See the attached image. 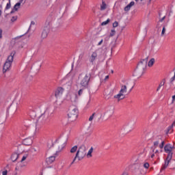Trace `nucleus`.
I'll use <instances>...</instances> for the list:
<instances>
[{
  "mask_svg": "<svg viewBox=\"0 0 175 175\" xmlns=\"http://www.w3.org/2000/svg\"><path fill=\"white\" fill-rule=\"evenodd\" d=\"M173 148H174V146H172L170 144H167L164 146V151L167 154V156L165 159L164 164L162 165L160 173L158 175L165 174V170H166L167 167L169 166V163H170V161H172V158H173V152L172 151Z\"/></svg>",
  "mask_w": 175,
  "mask_h": 175,
  "instance_id": "nucleus-1",
  "label": "nucleus"
},
{
  "mask_svg": "<svg viewBox=\"0 0 175 175\" xmlns=\"http://www.w3.org/2000/svg\"><path fill=\"white\" fill-rule=\"evenodd\" d=\"M53 107H47L44 113L38 117L37 120L38 124H40V125H46L49 124V122H50V116L53 115Z\"/></svg>",
  "mask_w": 175,
  "mask_h": 175,
  "instance_id": "nucleus-2",
  "label": "nucleus"
},
{
  "mask_svg": "<svg viewBox=\"0 0 175 175\" xmlns=\"http://www.w3.org/2000/svg\"><path fill=\"white\" fill-rule=\"evenodd\" d=\"M147 58L141 60L137 66L135 70L133 72V76L135 77H137V79H139V77H142L143 75L146 72V68H147Z\"/></svg>",
  "mask_w": 175,
  "mask_h": 175,
  "instance_id": "nucleus-3",
  "label": "nucleus"
},
{
  "mask_svg": "<svg viewBox=\"0 0 175 175\" xmlns=\"http://www.w3.org/2000/svg\"><path fill=\"white\" fill-rule=\"evenodd\" d=\"M61 137H64L65 142L62 145V148L61 149H59L58 151H57L55 152V154H53V156H51L49 157L48 159H46V162L47 163L50 164V163H53V162H54L55 161V157L57 155H58L59 154V152H61L62 150H64V148H65V146H66V143L68 142V139H69V134H66L65 133H63L60 137H59L58 138H57L55 142V143H58V140L60 139Z\"/></svg>",
  "mask_w": 175,
  "mask_h": 175,
  "instance_id": "nucleus-4",
  "label": "nucleus"
},
{
  "mask_svg": "<svg viewBox=\"0 0 175 175\" xmlns=\"http://www.w3.org/2000/svg\"><path fill=\"white\" fill-rule=\"evenodd\" d=\"M90 80L91 75L90 74H81L79 76V84L83 90L88 88Z\"/></svg>",
  "mask_w": 175,
  "mask_h": 175,
  "instance_id": "nucleus-5",
  "label": "nucleus"
},
{
  "mask_svg": "<svg viewBox=\"0 0 175 175\" xmlns=\"http://www.w3.org/2000/svg\"><path fill=\"white\" fill-rule=\"evenodd\" d=\"M87 151V149L85 148V146L81 145L77 150L76 155L71 163V165H73L75 163V161L76 159H78V161H81V159H84L85 155H87V153L85 152Z\"/></svg>",
  "mask_w": 175,
  "mask_h": 175,
  "instance_id": "nucleus-6",
  "label": "nucleus"
},
{
  "mask_svg": "<svg viewBox=\"0 0 175 175\" xmlns=\"http://www.w3.org/2000/svg\"><path fill=\"white\" fill-rule=\"evenodd\" d=\"M16 55V52L13 51L10 53L4 63L3 67V73H6V72H9L12 68V64H13V58H14V55Z\"/></svg>",
  "mask_w": 175,
  "mask_h": 175,
  "instance_id": "nucleus-7",
  "label": "nucleus"
},
{
  "mask_svg": "<svg viewBox=\"0 0 175 175\" xmlns=\"http://www.w3.org/2000/svg\"><path fill=\"white\" fill-rule=\"evenodd\" d=\"M79 109L75 107H70L68 112V122H74L77 120Z\"/></svg>",
  "mask_w": 175,
  "mask_h": 175,
  "instance_id": "nucleus-8",
  "label": "nucleus"
},
{
  "mask_svg": "<svg viewBox=\"0 0 175 175\" xmlns=\"http://www.w3.org/2000/svg\"><path fill=\"white\" fill-rule=\"evenodd\" d=\"M98 58H99V49H96L89 53L88 61L92 65H94L96 62Z\"/></svg>",
  "mask_w": 175,
  "mask_h": 175,
  "instance_id": "nucleus-9",
  "label": "nucleus"
},
{
  "mask_svg": "<svg viewBox=\"0 0 175 175\" xmlns=\"http://www.w3.org/2000/svg\"><path fill=\"white\" fill-rule=\"evenodd\" d=\"M126 91H127L126 85H122L119 94L115 95L114 98L116 99H118V100H121V99H124V98H125V96L124 95V94H126Z\"/></svg>",
  "mask_w": 175,
  "mask_h": 175,
  "instance_id": "nucleus-10",
  "label": "nucleus"
},
{
  "mask_svg": "<svg viewBox=\"0 0 175 175\" xmlns=\"http://www.w3.org/2000/svg\"><path fill=\"white\" fill-rule=\"evenodd\" d=\"M113 114H114V109L110 108L106 110L104 113H102L101 120H109L111 117H113Z\"/></svg>",
  "mask_w": 175,
  "mask_h": 175,
  "instance_id": "nucleus-11",
  "label": "nucleus"
},
{
  "mask_svg": "<svg viewBox=\"0 0 175 175\" xmlns=\"http://www.w3.org/2000/svg\"><path fill=\"white\" fill-rule=\"evenodd\" d=\"M64 91H65V89H64L62 87L57 88L55 91V98L57 99H61V98H62V95H64Z\"/></svg>",
  "mask_w": 175,
  "mask_h": 175,
  "instance_id": "nucleus-12",
  "label": "nucleus"
},
{
  "mask_svg": "<svg viewBox=\"0 0 175 175\" xmlns=\"http://www.w3.org/2000/svg\"><path fill=\"white\" fill-rule=\"evenodd\" d=\"M96 120V121H100L102 120V113L96 112L93 113L92 116L89 118V121H92L93 120Z\"/></svg>",
  "mask_w": 175,
  "mask_h": 175,
  "instance_id": "nucleus-13",
  "label": "nucleus"
},
{
  "mask_svg": "<svg viewBox=\"0 0 175 175\" xmlns=\"http://www.w3.org/2000/svg\"><path fill=\"white\" fill-rule=\"evenodd\" d=\"M68 98L71 102L73 103H76L77 102L78 98H77V94L75 93H69L68 94Z\"/></svg>",
  "mask_w": 175,
  "mask_h": 175,
  "instance_id": "nucleus-14",
  "label": "nucleus"
},
{
  "mask_svg": "<svg viewBox=\"0 0 175 175\" xmlns=\"http://www.w3.org/2000/svg\"><path fill=\"white\" fill-rule=\"evenodd\" d=\"M33 137H32L25 138L23 141V144H24V146H31L33 143Z\"/></svg>",
  "mask_w": 175,
  "mask_h": 175,
  "instance_id": "nucleus-15",
  "label": "nucleus"
},
{
  "mask_svg": "<svg viewBox=\"0 0 175 175\" xmlns=\"http://www.w3.org/2000/svg\"><path fill=\"white\" fill-rule=\"evenodd\" d=\"M49 32H50V29L47 27H44L41 34V38L46 39L49 35Z\"/></svg>",
  "mask_w": 175,
  "mask_h": 175,
  "instance_id": "nucleus-16",
  "label": "nucleus"
},
{
  "mask_svg": "<svg viewBox=\"0 0 175 175\" xmlns=\"http://www.w3.org/2000/svg\"><path fill=\"white\" fill-rule=\"evenodd\" d=\"M132 6H135V1H131L124 8V12H129Z\"/></svg>",
  "mask_w": 175,
  "mask_h": 175,
  "instance_id": "nucleus-17",
  "label": "nucleus"
},
{
  "mask_svg": "<svg viewBox=\"0 0 175 175\" xmlns=\"http://www.w3.org/2000/svg\"><path fill=\"white\" fill-rule=\"evenodd\" d=\"M20 6H21L20 5V3H16L14 6V9L10 12L11 14L12 13H14V12H17V10H18V9H20Z\"/></svg>",
  "mask_w": 175,
  "mask_h": 175,
  "instance_id": "nucleus-18",
  "label": "nucleus"
},
{
  "mask_svg": "<svg viewBox=\"0 0 175 175\" xmlns=\"http://www.w3.org/2000/svg\"><path fill=\"white\" fill-rule=\"evenodd\" d=\"M16 159H18V153L14 152L11 155V161H12V162H16Z\"/></svg>",
  "mask_w": 175,
  "mask_h": 175,
  "instance_id": "nucleus-19",
  "label": "nucleus"
},
{
  "mask_svg": "<svg viewBox=\"0 0 175 175\" xmlns=\"http://www.w3.org/2000/svg\"><path fill=\"white\" fill-rule=\"evenodd\" d=\"M174 126H175V120L173 122V123L172 124V125H170V126H168V128L167 129V132H174Z\"/></svg>",
  "mask_w": 175,
  "mask_h": 175,
  "instance_id": "nucleus-20",
  "label": "nucleus"
},
{
  "mask_svg": "<svg viewBox=\"0 0 175 175\" xmlns=\"http://www.w3.org/2000/svg\"><path fill=\"white\" fill-rule=\"evenodd\" d=\"M28 121L23 122V127L22 131H27V129L29 128V124L27 123Z\"/></svg>",
  "mask_w": 175,
  "mask_h": 175,
  "instance_id": "nucleus-21",
  "label": "nucleus"
},
{
  "mask_svg": "<svg viewBox=\"0 0 175 175\" xmlns=\"http://www.w3.org/2000/svg\"><path fill=\"white\" fill-rule=\"evenodd\" d=\"M154 64H155V59L154 58H152L148 62V66H149V68H151V66H152V65H154Z\"/></svg>",
  "mask_w": 175,
  "mask_h": 175,
  "instance_id": "nucleus-22",
  "label": "nucleus"
},
{
  "mask_svg": "<svg viewBox=\"0 0 175 175\" xmlns=\"http://www.w3.org/2000/svg\"><path fill=\"white\" fill-rule=\"evenodd\" d=\"M92 152H94V148L91 147L90 149L88 150L87 156L91 158V157H92Z\"/></svg>",
  "mask_w": 175,
  "mask_h": 175,
  "instance_id": "nucleus-23",
  "label": "nucleus"
},
{
  "mask_svg": "<svg viewBox=\"0 0 175 175\" xmlns=\"http://www.w3.org/2000/svg\"><path fill=\"white\" fill-rule=\"evenodd\" d=\"M107 8V5L105 1L102 2V4L100 5V10H106V8Z\"/></svg>",
  "mask_w": 175,
  "mask_h": 175,
  "instance_id": "nucleus-24",
  "label": "nucleus"
},
{
  "mask_svg": "<svg viewBox=\"0 0 175 175\" xmlns=\"http://www.w3.org/2000/svg\"><path fill=\"white\" fill-rule=\"evenodd\" d=\"M76 151H77V146L75 145L70 150V152L73 154L74 152H76Z\"/></svg>",
  "mask_w": 175,
  "mask_h": 175,
  "instance_id": "nucleus-25",
  "label": "nucleus"
},
{
  "mask_svg": "<svg viewBox=\"0 0 175 175\" xmlns=\"http://www.w3.org/2000/svg\"><path fill=\"white\" fill-rule=\"evenodd\" d=\"M165 85V81H162L161 83L159 84V87L157 88V91H159L161 90V88L163 87Z\"/></svg>",
  "mask_w": 175,
  "mask_h": 175,
  "instance_id": "nucleus-26",
  "label": "nucleus"
},
{
  "mask_svg": "<svg viewBox=\"0 0 175 175\" xmlns=\"http://www.w3.org/2000/svg\"><path fill=\"white\" fill-rule=\"evenodd\" d=\"M116 35V29H113L111 30V33L109 34V36L111 38Z\"/></svg>",
  "mask_w": 175,
  "mask_h": 175,
  "instance_id": "nucleus-27",
  "label": "nucleus"
},
{
  "mask_svg": "<svg viewBox=\"0 0 175 175\" xmlns=\"http://www.w3.org/2000/svg\"><path fill=\"white\" fill-rule=\"evenodd\" d=\"M109 23H110V19H109V18H108L107 21L103 22V23H101V25H107V24H108Z\"/></svg>",
  "mask_w": 175,
  "mask_h": 175,
  "instance_id": "nucleus-28",
  "label": "nucleus"
},
{
  "mask_svg": "<svg viewBox=\"0 0 175 175\" xmlns=\"http://www.w3.org/2000/svg\"><path fill=\"white\" fill-rule=\"evenodd\" d=\"M11 6H12V5H11V4H10V1H9V2L7 3V5H6L5 10H8L10 9Z\"/></svg>",
  "mask_w": 175,
  "mask_h": 175,
  "instance_id": "nucleus-29",
  "label": "nucleus"
},
{
  "mask_svg": "<svg viewBox=\"0 0 175 175\" xmlns=\"http://www.w3.org/2000/svg\"><path fill=\"white\" fill-rule=\"evenodd\" d=\"M84 89L82 88V89H81V90H79V91H78V95H79V96H81V95H83V90Z\"/></svg>",
  "mask_w": 175,
  "mask_h": 175,
  "instance_id": "nucleus-30",
  "label": "nucleus"
},
{
  "mask_svg": "<svg viewBox=\"0 0 175 175\" xmlns=\"http://www.w3.org/2000/svg\"><path fill=\"white\" fill-rule=\"evenodd\" d=\"M164 146H165V141H162L161 144H159V148L162 149V148H163Z\"/></svg>",
  "mask_w": 175,
  "mask_h": 175,
  "instance_id": "nucleus-31",
  "label": "nucleus"
},
{
  "mask_svg": "<svg viewBox=\"0 0 175 175\" xmlns=\"http://www.w3.org/2000/svg\"><path fill=\"white\" fill-rule=\"evenodd\" d=\"M174 80H175V72H174V76L170 79V80L171 84H174V83H173V81H174Z\"/></svg>",
  "mask_w": 175,
  "mask_h": 175,
  "instance_id": "nucleus-32",
  "label": "nucleus"
},
{
  "mask_svg": "<svg viewBox=\"0 0 175 175\" xmlns=\"http://www.w3.org/2000/svg\"><path fill=\"white\" fill-rule=\"evenodd\" d=\"M30 117H31V118H35V117H36V113L35 112H31Z\"/></svg>",
  "mask_w": 175,
  "mask_h": 175,
  "instance_id": "nucleus-33",
  "label": "nucleus"
},
{
  "mask_svg": "<svg viewBox=\"0 0 175 175\" xmlns=\"http://www.w3.org/2000/svg\"><path fill=\"white\" fill-rule=\"evenodd\" d=\"M16 20H17V16H12L11 18L12 23H14V21H16Z\"/></svg>",
  "mask_w": 175,
  "mask_h": 175,
  "instance_id": "nucleus-34",
  "label": "nucleus"
},
{
  "mask_svg": "<svg viewBox=\"0 0 175 175\" xmlns=\"http://www.w3.org/2000/svg\"><path fill=\"white\" fill-rule=\"evenodd\" d=\"M144 167H145V169H148V167H150V164L148 163H145L144 164Z\"/></svg>",
  "mask_w": 175,
  "mask_h": 175,
  "instance_id": "nucleus-35",
  "label": "nucleus"
},
{
  "mask_svg": "<svg viewBox=\"0 0 175 175\" xmlns=\"http://www.w3.org/2000/svg\"><path fill=\"white\" fill-rule=\"evenodd\" d=\"M25 2H27V0H19V1L18 2V3H20V5H21V3L23 5H24V3H25Z\"/></svg>",
  "mask_w": 175,
  "mask_h": 175,
  "instance_id": "nucleus-36",
  "label": "nucleus"
},
{
  "mask_svg": "<svg viewBox=\"0 0 175 175\" xmlns=\"http://www.w3.org/2000/svg\"><path fill=\"white\" fill-rule=\"evenodd\" d=\"M113 28H117V27H118V22L115 21V22L113 23Z\"/></svg>",
  "mask_w": 175,
  "mask_h": 175,
  "instance_id": "nucleus-37",
  "label": "nucleus"
},
{
  "mask_svg": "<svg viewBox=\"0 0 175 175\" xmlns=\"http://www.w3.org/2000/svg\"><path fill=\"white\" fill-rule=\"evenodd\" d=\"M27 154H25L24 156H23L22 159H21V162H23V161H25L27 158Z\"/></svg>",
  "mask_w": 175,
  "mask_h": 175,
  "instance_id": "nucleus-38",
  "label": "nucleus"
},
{
  "mask_svg": "<svg viewBox=\"0 0 175 175\" xmlns=\"http://www.w3.org/2000/svg\"><path fill=\"white\" fill-rule=\"evenodd\" d=\"M154 147H158L159 144V141H156L153 143Z\"/></svg>",
  "mask_w": 175,
  "mask_h": 175,
  "instance_id": "nucleus-39",
  "label": "nucleus"
},
{
  "mask_svg": "<svg viewBox=\"0 0 175 175\" xmlns=\"http://www.w3.org/2000/svg\"><path fill=\"white\" fill-rule=\"evenodd\" d=\"M165 32H166V28L163 27L162 29L161 35H165Z\"/></svg>",
  "mask_w": 175,
  "mask_h": 175,
  "instance_id": "nucleus-40",
  "label": "nucleus"
},
{
  "mask_svg": "<svg viewBox=\"0 0 175 175\" xmlns=\"http://www.w3.org/2000/svg\"><path fill=\"white\" fill-rule=\"evenodd\" d=\"M166 18V16H163V18H161L160 20H159V22L160 23H163V21Z\"/></svg>",
  "mask_w": 175,
  "mask_h": 175,
  "instance_id": "nucleus-41",
  "label": "nucleus"
},
{
  "mask_svg": "<svg viewBox=\"0 0 175 175\" xmlns=\"http://www.w3.org/2000/svg\"><path fill=\"white\" fill-rule=\"evenodd\" d=\"M2 174L3 175H8V170L3 171Z\"/></svg>",
  "mask_w": 175,
  "mask_h": 175,
  "instance_id": "nucleus-42",
  "label": "nucleus"
},
{
  "mask_svg": "<svg viewBox=\"0 0 175 175\" xmlns=\"http://www.w3.org/2000/svg\"><path fill=\"white\" fill-rule=\"evenodd\" d=\"M103 43V39H102L98 44V46H100Z\"/></svg>",
  "mask_w": 175,
  "mask_h": 175,
  "instance_id": "nucleus-43",
  "label": "nucleus"
},
{
  "mask_svg": "<svg viewBox=\"0 0 175 175\" xmlns=\"http://www.w3.org/2000/svg\"><path fill=\"white\" fill-rule=\"evenodd\" d=\"M0 39H2V29H0Z\"/></svg>",
  "mask_w": 175,
  "mask_h": 175,
  "instance_id": "nucleus-44",
  "label": "nucleus"
},
{
  "mask_svg": "<svg viewBox=\"0 0 175 175\" xmlns=\"http://www.w3.org/2000/svg\"><path fill=\"white\" fill-rule=\"evenodd\" d=\"M32 25H35V22L34 21L31 22L30 27H32Z\"/></svg>",
  "mask_w": 175,
  "mask_h": 175,
  "instance_id": "nucleus-45",
  "label": "nucleus"
},
{
  "mask_svg": "<svg viewBox=\"0 0 175 175\" xmlns=\"http://www.w3.org/2000/svg\"><path fill=\"white\" fill-rule=\"evenodd\" d=\"M39 131H40V130L39 129V128L36 127V132H39Z\"/></svg>",
  "mask_w": 175,
  "mask_h": 175,
  "instance_id": "nucleus-46",
  "label": "nucleus"
},
{
  "mask_svg": "<svg viewBox=\"0 0 175 175\" xmlns=\"http://www.w3.org/2000/svg\"><path fill=\"white\" fill-rule=\"evenodd\" d=\"M150 157L151 158H154V157H155V154L152 153Z\"/></svg>",
  "mask_w": 175,
  "mask_h": 175,
  "instance_id": "nucleus-47",
  "label": "nucleus"
},
{
  "mask_svg": "<svg viewBox=\"0 0 175 175\" xmlns=\"http://www.w3.org/2000/svg\"><path fill=\"white\" fill-rule=\"evenodd\" d=\"M109 79V75H107L105 78V80H107Z\"/></svg>",
  "mask_w": 175,
  "mask_h": 175,
  "instance_id": "nucleus-48",
  "label": "nucleus"
},
{
  "mask_svg": "<svg viewBox=\"0 0 175 175\" xmlns=\"http://www.w3.org/2000/svg\"><path fill=\"white\" fill-rule=\"evenodd\" d=\"M136 2H138L139 1V0H135Z\"/></svg>",
  "mask_w": 175,
  "mask_h": 175,
  "instance_id": "nucleus-49",
  "label": "nucleus"
},
{
  "mask_svg": "<svg viewBox=\"0 0 175 175\" xmlns=\"http://www.w3.org/2000/svg\"><path fill=\"white\" fill-rule=\"evenodd\" d=\"M105 150H109V148H105Z\"/></svg>",
  "mask_w": 175,
  "mask_h": 175,
  "instance_id": "nucleus-50",
  "label": "nucleus"
},
{
  "mask_svg": "<svg viewBox=\"0 0 175 175\" xmlns=\"http://www.w3.org/2000/svg\"><path fill=\"white\" fill-rule=\"evenodd\" d=\"M155 152H158V150H157L155 151Z\"/></svg>",
  "mask_w": 175,
  "mask_h": 175,
  "instance_id": "nucleus-51",
  "label": "nucleus"
},
{
  "mask_svg": "<svg viewBox=\"0 0 175 175\" xmlns=\"http://www.w3.org/2000/svg\"><path fill=\"white\" fill-rule=\"evenodd\" d=\"M169 133L168 132H167V135Z\"/></svg>",
  "mask_w": 175,
  "mask_h": 175,
  "instance_id": "nucleus-52",
  "label": "nucleus"
},
{
  "mask_svg": "<svg viewBox=\"0 0 175 175\" xmlns=\"http://www.w3.org/2000/svg\"><path fill=\"white\" fill-rule=\"evenodd\" d=\"M41 175H43V174H42Z\"/></svg>",
  "mask_w": 175,
  "mask_h": 175,
  "instance_id": "nucleus-53",
  "label": "nucleus"
},
{
  "mask_svg": "<svg viewBox=\"0 0 175 175\" xmlns=\"http://www.w3.org/2000/svg\"><path fill=\"white\" fill-rule=\"evenodd\" d=\"M0 137H1V135H0Z\"/></svg>",
  "mask_w": 175,
  "mask_h": 175,
  "instance_id": "nucleus-54",
  "label": "nucleus"
}]
</instances>
